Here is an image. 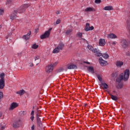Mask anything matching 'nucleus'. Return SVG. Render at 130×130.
<instances>
[{"mask_svg":"<svg viewBox=\"0 0 130 130\" xmlns=\"http://www.w3.org/2000/svg\"><path fill=\"white\" fill-rule=\"evenodd\" d=\"M104 11H112L113 10V7L112 6H106L103 9Z\"/></svg>","mask_w":130,"mask_h":130,"instance_id":"obj_20","label":"nucleus"},{"mask_svg":"<svg viewBox=\"0 0 130 130\" xmlns=\"http://www.w3.org/2000/svg\"><path fill=\"white\" fill-rule=\"evenodd\" d=\"M6 39H8V38H6Z\"/></svg>","mask_w":130,"mask_h":130,"instance_id":"obj_55","label":"nucleus"},{"mask_svg":"<svg viewBox=\"0 0 130 130\" xmlns=\"http://www.w3.org/2000/svg\"><path fill=\"white\" fill-rule=\"evenodd\" d=\"M88 71L90 73H91V74H94V68L91 67H89Z\"/></svg>","mask_w":130,"mask_h":130,"instance_id":"obj_24","label":"nucleus"},{"mask_svg":"<svg viewBox=\"0 0 130 130\" xmlns=\"http://www.w3.org/2000/svg\"><path fill=\"white\" fill-rule=\"evenodd\" d=\"M108 94L110 95V96H111V99L114 100V101H117V100H118V98H117V96L111 94V93H110L109 92H108Z\"/></svg>","mask_w":130,"mask_h":130,"instance_id":"obj_21","label":"nucleus"},{"mask_svg":"<svg viewBox=\"0 0 130 130\" xmlns=\"http://www.w3.org/2000/svg\"><path fill=\"white\" fill-rule=\"evenodd\" d=\"M20 123H21L20 119L16 120L13 123V127H14V128H18V127H19V126H20Z\"/></svg>","mask_w":130,"mask_h":130,"instance_id":"obj_10","label":"nucleus"},{"mask_svg":"<svg viewBox=\"0 0 130 130\" xmlns=\"http://www.w3.org/2000/svg\"><path fill=\"white\" fill-rule=\"evenodd\" d=\"M84 63H87V64H90V62H89L84 61Z\"/></svg>","mask_w":130,"mask_h":130,"instance_id":"obj_49","label":"nucleus"},{"mask_svg":"<svg viewBox=\"0 0 130 130\" xmlns=\"http://www.w3.org/2000/svg\"><path fill=\"white\" fill-rule=\"evenodd\" d=\"M18 14L17 10H14L12 13L10 15L11 20H15L17 18V14Z\"/></svg>","mask_w":130,"mask_h":130,"instance_id":"obj_9","label":"nucleus"},{"mask_svg":"<svg viewBox=\"0 0 130 130\" xmlns=\"http://www.w3.org/2000/svg\"><path fill=\"white\" fill-rule=\"evenodd\" d=\"M64 47V44L62 43L59 44L56 48L53 50V53H58L59 50H62Z\"/></svg>","mask_w":130,"mask_h":130,"instance_id":"obj_2","label":"nucleus"},{"mask_svg":"<svg viewBox=\"0 0 130 130\" xmlns=\"http://www.w3.org/2000/svg\"><path fill=\"white\" fill-rule=\"evenodd\" d=\"M129 22H130V19H128V20L126 21V23H127V25H128V24H129Z\"/></svg>","mask_w":130,"mask_h":130,"instance_id":"obj_48","label":"nucleus"},{"mask_svg":"<svg viewBox=\"0 0 130 130\" xmlns=\"http://www.w3.org/2000/svg\"><path fill=\"white\" fill-rule=\"evenodd\" d=\"M30 115L34 116V111H32L30 114Z\"/></svg>","mask_w":130,"mask_h":130,"instance_id":"obj_46","label":"nucleus"},{"mask_svg":"<svg viewBox=\"0 0 130 130\" xmlns=\"http://www.w3.org/2000/svg\"><path fill=\"white\" fill-rule=\"evenodd\" d=\"M113 93H116V91L115 90H113Z\"/></svg>","mask_w":130,"mask_h":130,"instance_id":"obj_53","label":"nucleus"},{"mask_svg":"<svg viewBox=\"0 0 130 130\" xmlns=\"http://www.w3.org/2000/svg\"><path fill=\"white\" fill-rule=\"evenodd\" d=\"M34 128V127L32 126L31 129H33Z\"/></svg>","mask_w":130,"mask_h":130,"instance_id":"obj_54","label":"nucleus"},{"mask_svg":"<svg viewBox=\"0 0 130 130\" xmlns=\"http://www.w3.org/2000/svg\"><path fill=\"white\" fill-rule=\"evenodd\" d=\"M4 9H0V16H2L4 14Z\"/></svg>","mask_w":130,"mask_h":130,"instance_id":"obj_36","label":"nucleus"},{"mask_svg":"<svg viewBox=\"0 0 130 130\" xmlns=\"http://www.w3.org/2000/svg\"><path fill=\"white\" fill-rule=\"evenodd\" d=\"M0 78L1 79H3V80H5V73H2L0 75Z\"/></svg>","mask_w":130,"mask_h":130,"instance_id":"obj_34","label":"nucleus"},{"mask_svg":"<svg viewBox=\"0 0 130 130\" xmlns=\"http://www.w3.org/2000/svg\"><path fill=\"white\" fill-rule=\"evenodd\" d=\"M39 47V46L38 45L35 44L32 45L31 48H32L33 49H37V48H38Z\"/></svg>","mask_w":130,"mask_h":130,"instance_id":"obj_25","label":"nucleus"},{"mask_svg":"<svg viewBox=\"0 0 130 130\" xmlns=\"http://www.w3.org/2000/svg\"><path fill=\"white\" fill-rule=\"evenodd\" d=\"M19 114L21 115V116H24V115H25L26 112H25L24 111H21L19 112Z\"/></svg>","mask_w":130,"mask_h":130,"instance_id":"obj_30","label":"nucleus"},{"mask_svg":"<svg viewBox=\"0 0 130 130\" xmlns=\"http://www.w3.org/2000/svg\"><path fill=\"white\" fill-rule=\"evenodd\" d=\"M99 61L101 66H102L103 67H105V66H106V64L107 63V62L106 60H103L102 57H100L99 58Z\"/></svg>","mask_w":130,"mask_h":130,"instance_id":"obj_12","label":"nucleus"},{"mask_svg":"<svg viewBox=\"0 0 130 130\" xmlns=\"http://www.w3.org/2000/svg\"><path fill=\"white\" fill-rule=\"evenodd\" d=\"M53 71V65L52 64L48 65L46 67V73H52Z\"/></svg>","mask_w":130,"mask_h":130,"instance_id":"obj_7","label":"nucleus"},{"mask_svg":"<svg viewBox=\"0 0 130 130\" xmlns=\"http://www.w3.org/2000/svg\"><path fill=\"white\" fill-rule=\"evenodd\" d=\"M68 70H76L77 69V66L74 64H69L68 65Z\"/></svg>","mask_w":130,"mask_h":130,"instance_id":"obj_13","label":"nucleus"},{"mask_svg":"<svg viewBox=\"0 0 130 130\" xmlns=\"http://www.w3.org/2000/svg\"><path fill=\"white\" fill-rule=\"evenodd\" d=\"M57 15H59V11H58L57 13H56Z\"/></svg>","mask_w":130,"mask_h":130,"instance_id":"obj_52","label":"nucleus"},{"mask_svg":"<svg viewBox=\"0 0 130 130\" xmlns=\"http://www.w3.org/2000/svg\"><path fill=\"white\" fill-rule=\"evenodd\" d=\"M59 23H60V19H57L56 21V25H58V24H59Z\"/></svg>","mask_w":130,"mask_h":130,"instance_id":"obj_39","label":"nucleus"},{"mask_svg":"<svg viewBox=\"0 0 130 130\" xmlns=\"http://www.w3.org/2000/svg\"><path fill=\"white\" fill-rule=\"evenodd\" d=\"M37 124L38 126H39V127H41V126H42V122H41V121H37Z\"/></svg>","mask_w":130,"mask_h":130,"instance_id":"obj_29","label":"nucleus"},{"mask_svg":"<svg viewBox=\"0 0 130 130\" xmlns=\"http://www.w3.org/2000/svg\"><path fill=\"white\" fill-rule=\"evenodd\" d=\"M30 118L31 121H33V120H34V116H31Z\"/></svg>","mask_w":130,"mask_h":130,"instance_id":"obj_43","label":"nucleus"},{"mask_svg":"<svg viewBox=\"0 0 130 130\" xmlns=\"http://www.w3.org/2000/svg\"><path fill=\"white\" fill-rule=\"evenodd\" d=\"M87 48L89 49V50H90L91 51L93 52V50H94V48L93 47L90 45H87Z\"/></svg>","mask_w":130,"mask_h":130,"instance_id":"obj_26","label":"nucleus"},{"mask_svg":"<svg viewBox=\"0 0 130 130\" xmlns=\"http://www.w3.org/2000/svg\"><path fill=\"white\" fill-rule=\"evenodd\" d=\"M64 71V69H63V67H61L57 69V73H61L62 72H63Z\"/></svg>","mask_w":130,"mask_h":130,"instance_id":"obj_27","label":"nucleus"},{"mask_svg":"<svg viewBox=\"0 0 130 130\" xmlns=\"http://www.w3.org/2000/svg\"><path fill=\"white\" fill-rule=\"evenodd\" d=\"M102 56H103V57H104V58H108V57H109V55H108V54L107 53H105L103 54V55L102 54Z\"/></svg>","mask_w":130,"mask_h":130,"instance_id":"obj_28","label":"nucleus"},{"mask_svg":"<svg viewBox=\"0 0 130 130\" xmlns=\"http://www.w3.org/2000/svg\"><path fill=\"white\" fill-rule=\"evenodd\" d=\"M94 3H95V4H100V3H101V0H95Z\"/></svg>","mask_w":130,"mask_h":130,"instance_id":"obj_37","label":"nucleus"},{"mask_svg":"<svg viewBox=\"0 0 130 130\" xmlns=\"http://www.w3.org/2000/svg\"><path fill=\"white\" fill-rule=\"evenodd\" d=\"M30 35H31V31H29L26 35H24L22 37V39L24 40H28L30 38Z\"/></svg>","mask_w":130,"mask_h":130,"instance_id":"obj_14","label":"nucleus"},{"mask_svg":"<svg viewBox=\"0 0 130 130\" xmlns=\"http://www.w3.org/2000/svg\"><path fill=\"white\" fill-rule=\"evenodd\" d=\"M116 66L117 68H121L123 66V62L121 61H117L116 62Z\"/></svg>","mask_w":130,"mask_h":130,"instance_id":"obj_19","label":"nucleus"},{"mask_svg":"<svg viewBox=\"0 0 130 130\" xmlns=\"http://www.w3.org/2000/svg\"><path fill=\"white\" fill-rule=\"evenodd\" d=\"M128 78H129V70L126 69L124 71V73H121L120 75L119 78L116 79V82L118 83H120L122 80L126 81L128 80Z\"/></svg>","mask_w":130,"mask_h":130,"instance_id":"obj_1","label":"nucleus"},{"mask_svg":"<svg viewBox=\"0 0 130 130\" xmlns=\"http://www.w3.org/2000/svg\"><path fill=\"white\" fill-rule=\"evenodd\" d=\"M118 86H119V88H120V89H121V88H122V84H120V83H119V84H118Z\"/></svg>","mask_w":130,"mask_h":130,"instance_id":"obj_42","label":"nucleus"},{"mask_svg":"<svg viewBox=\"0 0 130 130\" xmlns=\"http://www.w3.org/2000/svg\"><path fill=\"white\" fill-rule=\"evenodd\" d=\"M111 44H112L113 45H116V42H112L111 43Z\"/></svg>","mask_w":130,"mask_h":130,"instance_id":"obj_44","label":"nucleus"},{"mask_svg":"<svg viewBox=\"0 0 130 130\" xmlns=\"http://www.w3.org/2000/svg\"><path fill=\"white\" fill-rule=\"evenodd\" d=\"M92 52L95 54L96 56H102V53L100 52V50L97 49H94L93 50H92Z\"/></svg>","mask_w":130,"mask_h":130,"instance_id":"obj_11","label":"nucleus"},{"mask_svg":"<svg viewBox=\"0 0 130 130\" xmlns=\"http://www.w3.org/2000/svg\"><path fill=\"white\" fill-rule=\"evenodd\" d=\"M17 56H19L21 57V56L22 55V53H18L17 54Z\"/></svg>","mask_w":130,"mask_h":130,"instance_id":"obj_41","label":"nucleus"},{"mask_svg":"<svg viewBox=\"0 0 130 130\" xmlns=\"http://www.w3.org/2000/svg\"><path fill=\"white\" fill-rule=\"evenodd\" d=\"M5 126H2L1 127V129H2V130L5 129Z\"/></svg>","mask_w":130,"mask_h":130,"instance_id":"obj_47","label":"nucleus"},{"mask_svg":"<svg viewBox=\"0 0 130 130\" xmlns=\"http://www.w3.org/2000/svg\"><path fill=\"white\" fill-rule=\"evenodd\" d=\"M77 36L79 37V38H82V36H83V34L81 32H78L77 34Z\"/></svg>","mask_w":130,"mask_h":130,"instance_id":"obj_35","label":"nucleus"},{"mask_svg":"<svg viewBox=\"0 0 130 130\" xmlns=\"http://www.w3.org/2000/svg\"><path fill=\"white\" fill-rule=\"evenodd\" d=\"M126 55H127V56H130V52L129 51L127 52L126 53Z\"/></svg>","mask_w":130,"mask_h":130,"instance_id":"obj_40","label":"nucleus"},{"mask_svg":"<svg viewBox=\"0 0 130 130\" xmlns=\"http://www.w3.org/2000/svg\"><path fill=\"white\" fill-rule=\"evenodd\" d=\"M3 116V113L2 112H0V118Z\"/></svg>","mask_w":130,"mask_h":130,"instance_id":"obj_50","label":"nucleus"},{"mask_svg":"<svg viewBox=\"0 0 130 130\" xmlns=\"http://www.w3.org/2000/svg\"><path fill=\"white\" fill-rule=\"evenodd\" d=\"M102 86L104 89H108V88H109V86L106 83H102Z\"/></svg>","mask_w":130,"mask_h":130,"instance_id":"obj_22","label":"nucleus"},{"mask_svg":"<svg viewBox=\"0 0 130 130\" xmlns=\"http://www.w3.org/2000/svg\"><path fill=\"white\" fill-rule=\"evenodd\" d=\"M13 3V1L12 0H7V5H12Z\"/></svg>","mask_w":130,"mask_h":130,"instance_id":"obj_31","label":"nucleus"},{"mask_svg":"<svg viewBox=\"0 0 130 130\" xmlns=\"http://www.w3.org/2000/svg\"><path fill=\"white\" fill-rule=\"evenodd\" d=\"M84 30L85 31H92V30H94V26H91L90 27V24L86 23Z\"/></svg>","mask_w":130,"mask_h":130,"instance_id":"obj_8","label":"nucleus"},{"mask_svg":"<svg viewBox=\"0 0 130 130\" xmlns=\"http://www.w3.org/2000/svg\"><path fill=\"white\" fill-rule=\"evenodd\" d=\"M121 45L123 48H126L128 46V43L126 41V40L123 39L121 41Z\"/></svg>","mask_w":130,"mask_h":130,"instance_id":"obj_6","label":"nucleus"},{"mask_svg":"<svg viewBox=\"0 0 130 130\" xmlns=\"http://www.w3.org/2000/svg\"><path fill=\"white\" fill-rule=\"evenodd\" d=\"M107 38H111V39H115V38H117V37L114 34H109L108 35Z\"/></svg>","mask_w":130,"mask_h":130,"instance_id":"obj_18","label":"nucleus"},{"mask_svg":"<svg viewBox=\"0 0 130 130\" xmlns=\"http://www.w3.org/2000/svg\"><path fill=\"white\" fill-rule=\"evenodd\" d=\"M52 28H50L48 30L46 31L41 36V39H45V38H48L49 35H50V32H51Z\"/></svg>","mask_w":130,"mask_h":130,"instance_id":"obj_3","label":"nucleus"},{"mask_svg":"<svg viewBox=\"0 0 130 130\" xmlns=\"http://www.w3.org/2000/svg\"><path fill=\"white\" fill-rule=\"evenodd\" d=\"M19 104L17 103L13 102L11 104L10 107L9 108V110H10V111H12V110H14L15 108H17Z\"/></svg>","mask_w":130,"mask_h":130,"instance_id":"obj_5","label":"nucleus"},{"mask_svg":"<svg viewBox=\"0 0 130 130\" xmlns=\"http://www.w3.org/2000/svg\"><path fill=\"white\" fill-rule=\"evenodd\" d=\"M5 88V80L0 79V89H4Z\"/></svg>","mask_w":130,"mask_h":130,"instance_id":"obj_16","label":"nucleus"},{"mask_svg":"<svg viewBox=\"0 0 130 130\" xmlns=\"http://www.w3.org/2000/svg\"><path fill=\"white\" fill-rule=\"evenodd\" d=\"M28 8V5H24L21 6L17 10V13L22 14V13H24L25 11H26V9Z\"/></svg>","mask_w":130,"mask_h":130,"instance_id":"obj_4","label":"nucleus"},{"mask_svg":"<svg viewBox=\"0 0 130 130\" xmlns=\"http://www.w3.org/2000/svg\"><path fill=\"white\" fill-rule=\"evenodd\" d=\"M73 31L72 29H69V30H68L66 32V34L67 35H70V34H71V33H72V31Z\"/></svg>","mask_w":130,"mask_h":130,"instance_id":"obj_32","label":"nucleus"},{"mask_svg":"<svg viewBox=\"0 0 130 130\" xmlns=\"http://www.w3.org/2000/svg\"><path fill=\"white\" fill-rule=\"evenodd\" d=\"M106 44V42H105V40L104 39H101L99 40V45L100 46H104Z\"/></svg>","mask_w":130,"mask_h":130,"instance_id":"obj_15","label":"nucleus"},{"mask_svg":"<svg viewBox=\"0 0 130 130\" xmlns=\"http://www.w3.org/2000/svg\"><path fill=\"white\" fill-rule=\"evenodd\" d=\"M39 116H40L39 115V114H37V117H39Z\"/></svg>","mask_w":130,"mask_h":130,"instance_id":"obj_51","label":"nucleus"},{"mask_svg":"<svg viewBox=\"0 0 130 130\" xmlns=\"http://www.w3.org/2000/svg\"><path fill=\"white\" fill-rule=\"evenodd\" d=\"M96 77L100 82H102V77L100 75H98Z\"/></svg>","mask_w":130,"mask_h":130,"instance_id":"obj_33","label":"nucleus"},{"mask_svg":"<svg viewBox=\"0 0 130 130\" xmlns=\"http://www.w3.org/2000/svg\"><path fill=\"white\" fill-rule=\"evenodd\" d=\"M17 94H19L20 95V96H22V95H24V94H25V90H20L17 92Z\"/></svg>","mask_w":130,"mask_h":130,"instance_id":"obj_23","label":"nucleus"},{"mask_svg":"<svg viewBox=\"0 0 130 130\" xmlns=\"http://www.w3.org/2000/svg\"><path fill=\"white\" fill-rule=\"evenodd\" d=\"M37 121H41V120H40V118H39V117H38L37 118Z\"/></svg>","mask_w":130,"mask_h":130,"instance_id":"obj_45","label":"nucleus"},{"mask_svg":"<svg viewBox=\"0 0 130 130\" xmlns=\"http://www.w3.org/2000/svg\"><path fill=\"white\" fill-rule=\"evenodd\" d=\"M96 10L94 8L87 7L85 9V12H95Z\"/></svg>","mask_w":130,"mask_h":130,"instance_id":"obj_17","label":"nucleus"},{"mask_svg":"<svg viewBox=\"0 0 130 130\" xmlns=\"http://www.w3.org/2000/svg\"><path fill=\"white\" fill-rule=\"evenodd\" d=\"M39 58H40V57L39 56H36L35 57V60L36 61V60H38V59H39Z\"/></svg>","mask_w":130,"mask_h":130,"instance_id":"obj_38","label":"nucleus"}]
</instances>
